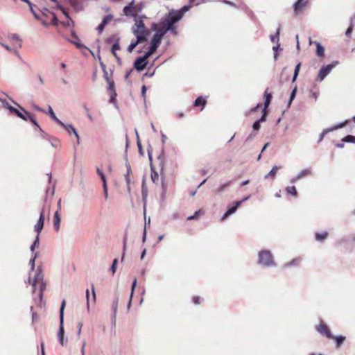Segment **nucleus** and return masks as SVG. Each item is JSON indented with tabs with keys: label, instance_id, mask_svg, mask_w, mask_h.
<instances>
[{
	"label": "nucleus",
	"instance_id": "nucleus-38",
	"mask_svg": "<svg viewBox=\"0 0 355 355\" xmlns=\"http://www.w3.org/2000/svg\"><path fill=\"white\" fill-rule=\"evenodd\" d=\"M22 1H24L26 3H28V5L30 7V10L31 11V12L33 14L34 17L38 19H39V16L35 12L34 9H33V5L32 4V3L29 1V0H21Z\"/></svg>",
	"mask_w": 355,
	"mask_h": 355
},
{
	"label": "nucleus",
	"instance_id": "nucleus-32",
	"mask_svg": "<svg viewBox=\"0 0 355 355\" xmlns=\"http://www.w3.org/2000/svg\"><path fill=\"white\" fill-rule=\"evenodd\" d=\"M71 36L73 40H71V42L76 45L78 48H82L83 46L80 43V39L76 35V34L72 33Z\"/></svg>",
	"mask_w": 355,
	"mask_h": 355
},
{
	"label": "nucleus",
	"instance_id": "nucleus-17",
	"mask_svg": "<svg viewBox=\"0 0 355 355\" xmlns=\"http://www.w3.org/2000/svg\"><path fill=\"white\" fill-rule=\"evenodd\" d=\"M162 26L164 27L167 31H171L173 34H177L178 33L177 27L175 26H172L166 17L162 21Z\"/></svg>",
	"mask_w": 355,
	"mask_h": 355
},
{
	"label": "nucleus",
	"instance_id": "nucleus-3",
	"mask_svg": "<svg viewBox=\"0 0 355 355\" xmlns=\"http://www.w3.org/2000/svg\"><path fill=\"white\" fill-rule=\"evenodd\" d=\"M66 306V301L63 300L61 303V306L60 308V327L59 330L58 332V337L60 343L62 346L64 345V311Z\"/></svg>",
	"mask_w": 355,
	"mask_h": 355
},
{
	"label": "nucleus",
	"instance_id": "nucleus-30",
	"mask_svg": "<svg viewBox=\"0 0 355 355\" xmlns=\"http://www.w3.org/2000/svg\"><path fill=\"white\" fill-rule=\"evenodd\" d=\"M159 45L157 44L150 42V49L148 52L145 53V55L149 58L151 55H153L157 50Z\"/></svg>",
	"mask_w": 355,
	"mask_h": 355
},
{
	"label": "nucleus",
	"instance_id": "nucleus-59",
	"mask_svg": "<svg viewBox=\"0 0 355 355\" xmlns=\"http://www.w3.org/2000/svg\"><path fill=\"white\" fill-rule=\"evenodd\" d=\"M203 214V211L202 209H199L198 211H196L195 213H194V216H196V218H198L200 216H201L202 214Z\"/></svg>",
	"mask_w": 355,
	"mask_h": 355
},
{
	"label": "nucleus",
	"instance_id": "nucleus-49",
	"mask_svg": "<svg viewBox=\"0 0 355 355\" xmlns=\"http://www.w3.org/2000/svg\"><path fill=\"white\" fill-rule=\"evenodd\" d=\"M343 141L345 142L355 143V137L352 135H347L343 139Z\"/></svg>",
	"mask_w": 355,
	"mask_h": 355
},
{
	"label": "nucleus",
	"instance_id": "nucleus-18",
	"mask_svg": "<svg viewBox=\"0 0 355 355\" xmlns=\"http://www.w3.org/2000/svg\"><path fill=\"white\" fill-rule=\"evenodd\" d=\"M8 110L12 114H15L19 118L27 121L26 114L24 113L21 112L19 110H18L17 108L12 107V105H7Z\"/></svg>",
	"mask_w": 355,
	"mask_h": 355
},
{
	"label": "nucleus",
	"instance_id": "nucleus-58",
	"mask_svg": "<svg viewBox=\"0 0 355 355\" xmlns=\"http://www.w3.org/2000/svg\"><path fill=\"white\" fill-rule=\"evenodd\" d=\"M82 327H83V323L82 322H78V332H77L78 336H80V335L81 334Z\"/></svg>",
	"mask_w": 355,
	"mask_h": 355
},
{
	"label": "nucleus",
	"instance_id": "nucleus-21",
	"mask_svg": "<svg viewBox=\"0 0 355 355\" xmlns=\"http://www.w3.org/2000/svg\"><path fill=\"white\" fill-rule=\"evenodd\" d=\"M90 295L92 296V302L94 303L96 302L95 290H86L87 307L88 310L89 309V303L91 301Z\"/></svg>",
	"mask_w": 355,
	"mask_h": 355
},
{
	"label": "nucleus",
	"instance_id": "nucleus-7",
	"mask_svg": "<svg viewBox=\"0 0 355 355\" xmlns=\"http://www.w3.org/2000/svg\"><path fill=\"white\" fill-rule=\"evenodd\" d=\"M141 11V7L135 6L133 2L124 7L123 12L128 17H135Z\"/></svg>",
	"mask_w": 355,
	"mask_h": 355
},
{
	"label": "nucleus",
	"instance_id": "nucleus-11",
	"mask_svg": "<svg viewBox=\"0 0 355 355\" xmlns=\"http://www.w3.org/2000/svg\"><path fill=\"white\" fill-rule=\"evenodd\" d=\"M316 329L320 334L327 336L328 338H334V336L331 334L327 325L322 322L317 327Z\"/></svg>",
	"mask_w": 355,
	"mask_h": 355
},
{
	"label": "nucleus",
	"instance_id": "nucleus-45",
	"mask_svg": "<svg viewBox=\"0 0 355 355\" xmlns=\"http://www.w3.org/2000/svg\"><path fill=\"white\" fill-rule=\"evenodd\" d=\"M300 67H301V63H298L296 67H295V71H294V76H293V81H295L298 76V73H299V71H300Z\"/></svg>",
	"mask_w": 355,
	"mask_h": 355
},
{
	"label": "nucleus",
	"instance_id": "nucleus-13",
	"mask_svg": "<svg viewBox=\"0 0 355 355\" xmlns=\"http://www.w3.org/2000/svg\"><path fill=\"white\" fill-rule=\"evenodd\" d=\"M119 302V297L115 296L114 299L112 304V315H111V320L112 324H115L116 318V313L118 310V305Z\"/></svg>",
	"mask_w": 355,
	"mask_h": 355
},
{
	"label": "nucleus",
	"instance_id": "nucleus-14",
	"mask_svg": "<svg viewBox=\"0 0 355 355\" xmlns=\"http://www.w3.org/2000/svg\"><path fill=\"white\" fill-rule=\"evenodd\" d=\"M241 202H242V201L234 202V204L228 208L227 211L222 216L221 220L222 221L224 220L229 216H230L231 214L234 213L236 211V210L237 209L238 207L241 204Z\"/></svg>",
	"mask_w": 355,
	"mask_h": 355
},
{
	"label": "nucleus",
	"instance_id": "nucleus-46",
	"mask_svg": "<svg viewBox=\"0 0 355 355\" xmlns=\"http://www.w3.org/2000/svg\"><path fill=\"white\" fill-rule=\"evenodd\" d=\"M113 19L112 15H107L104 17L102 22L106 26L107 24H109Z\"/></svg>",
	"mask_w": 355,
	"mask_h": 355
},
{
	"label": "nucleus",
	"instance_id": "nucleus-44",
	"mask_svg": "<svg viewBox=\"0 0 355 355\" xmlns=\"http://www.w3.org/2000/svg\"><path fill=\"white\" fill-rule=\"evenodd\" d=\"M279 167L277 166H274L272 170L269 172V173L266 175V178H268V177H272V178H274L277 172V171L279 170Z\"/></svg>",
	"mask_w": 355,
	"mask_h": 355
},
{
	"label": "nucleus",
	"instance_id": "nucleus-48",
	"mask_svg": "<svg viewBox=\"0 0 355 355\" xmlns=\"http://www.w3.org/2000/svg\"><path fill=\"white\" fill-rule=\"evenodd\" d=\"M162 40L159 37H158L156 34H155L152 38V40L150 42L152 43H155V44H161V42H162Z\"/></svg>",
	"mask_w": 355,
	"mask_h": 355
},
{
	"label": "nucleus",
	"instance_id": "nucleus-39",
	"mask_svg": "<svg viewBox=\"0 0 355 355\" xmlns=\"http://www.w3.org/2000/svg\"><path fill=\"white\" fill-rule=\"evenodd\" d=\"M334 339L336 340V345L338 347L344 342V340H345V337L343 336H334Z\"/></svg>",
	"mask_w": 355,
	"mask_h": 355
},
{
	"label": "nucleus",
	"instance_id": "nucleus-64",
	"mask_svg": "<svg viewBox=\"0 0 355 355\" xmlns=\"http://www.w3.org/2000/svg\"><path fill=\"white\" fill-rule=\"evenodd\" d=\"M194 219H197L194 215L190 216L187 218L188 220H194Z\"/></svg>",
	"mask_w": 355,
	"mask_h": 355
},
{
	"label": "nucleus",
	"instance_id": "nucleus-26",
	"mask_svg": "<svg viewBox=\"0 0 355 355\" xmlns=\"http://www.w3.org/2000/svg\"><path fill=\"white\" fill-rule=\"evenodd\" d=\"M266 111H263V114L260 119V120L257 121L253 124V129L255 130H258L260 128V122L266 121Z\"/></svg>",
	"mask_w": 355,
	"mask_h": 355
},
{
	"label": "nucleus",
	"instance_id": "nucleus-10",
	"mask_svg": "<svg viewBox=\"0 0 355 355\" xmlns=\"http://www.w3.org/2000/svg\"><path fill=\"white\" fill-rule=\"evenodd\" d=\"M309 0H297V1L294 4V14L295 15H297L302 12L304 9L306 8L309 3Z\"/></svg>",
	"mask_w": 355,
	"mask_h": 355
},
{
	"label": "nucleus",
	"instance_id": "nucleus-4",
	"mask_svg": "<svg viewBox=\"0 0 355 355\" xmlns=\"http://www.w3.org/2000/svg\"><path fill=\"white\" fill-rule=\"evenodd\" d=\"M259 262L264 266H270L274 263L273 257L270 251L263 250L259 254Z\"/></svg>",
	"mask_w": 355,
	"mask_h": 355
},
{
	"label": "nucleus",
	"instance_id": "nucleus-15",
	"mask_svg": "<svg viewBox=\"0 0 355 355\" xmlns=\"http://www.w3.org/2000/svg\"><path fill=\"white\" fill-rule=\"evenodd\" d=\"M120 38L116 37V42L112 45V47L111 49L112 54L115 57V58L117 60L118 63H121V58L119 57V55L116 53V51L119 50L121 49L119 45Z\"/></svg>",
	"mask_w": 355,
	"mask_h": 355
},
{
	"label": "nucleus",
	"instance_id": "nucleus-2",
	"mask_svg": "<svg viewBox=\"0 0 355 355\" xmlns=\"http://www.w3.org/2000/svg\"><path fill=\"white\" fill-rule=\"evenodd\" d=\"M191 8V5L183 6L181 9L178 10H172L168 12L166 18L170 21L172 26H175V23L178 22L184 16V13Z\"/></svg>",
	"mask_w": 355,
	"mask_h": 355
},
{
	"label": "nucleus",
	"instance_id": "nucleus-1",
	"mask_svg": "<svg viewBox=\"0 0 355 355\" xmlns=\"http://www.w3.org/2000/svg\"><path fill=\"white\" fill-rule=\"evenodd\" d=\"M133 33L140 42L146 41L150 35L149 30L146 28L142 21L136 23L135 27H133Z\"/></svg>",
	"mask_w": 355,
	"mask_h": 355
},
{
	"label": "nucleus",
	"instance_id": "nucleus-9",
	"mask_svg": "<svg viewBox=\"0 0 355 355\" xmlns=\"http://www.w3.org/2000/svg\"><path fill=\"white\" fill-rule=\"evenodd\" d=\"M148 58L144 55L138 58L134 62V67L139 71H143L147 65V59Z\"/></svg>",
	"mask_w": 355,
	"mask_h": 355
},
{
	"label": "nucleus",
	"instance_id": "nucleus-20",
	"mask_svg": "<svg viewBox=\"0 0 355 355\" xmlns=\"http://www.w3.org/2000/svg\"><path fill=\"white\" fill-rule=\"evenodd\" d=\"M105 78L108 83V89L111 91L112 95H111V99L112 100L114 96H116V91L114 89V83L113 80H110L107 76V73L105 72Z\"/></svg>",
	"mask_w": 355,
	"mask_h": 355
},
{
	"label": "nucleus",
	"instance_id": "nucleus-5",
	"mask_svg": "<svg viewBox=\"0 0 355 355\" xmlns=\"http://www.w3.org/2000/svg\"><path fill=\"white\" fill-rule=\"evenodd\" d=\"M145 294V290H131L130 297L127 305L128 311L130 309L132 301H139L141 304L144 301L143 295Z\"/></svg>",
	"mask_w": 355,
	"mask_h": 355
},
{
	"label": "nucleus",
	"instance_id": "nucleus-53",
	"mask_svg": "<svg viewBox=\"0 0 355 355\" xmlns=\"http://www.w3.org/2000/svg\"><path fill=\"white\" fill-rule=\"evenodd\" d=\"M117 262H118L117 259H114V261H113L112 265L111 266V270H112L113 273H114L115 271H116V268Z\"/></svg>",
	"mask_w": 355,
	"mask_h": 355
},
{
	"label": "nucleus",
	"instance_id": "nucleus-31",
	"mask_svg": "<svg viewBox=\"0 0 355 355\" xmlns=\"http://www.w3.org/2000/svg\"><path fill=\"white\" fill-rule=\"evenodd\" d=\"M97 173L100 175L103 182V187L104 190L105 191V194L107 195V186H106V180L104 173L98 168L96 169Z\"/></svg>",
	"mask_w": 355,
	"mask_h": 355
},
{
	"label": "nucleus",
	"instance_id": "nucleus-42",
	"mask_svg": "<svg viewBox=\"0 0 355 355\" xmlns=\"http://www.w3.org/2000/svg\"><path fill=\"white\" fill-rule=\"evenodd\" d=\"M51 144L53 148H60L61 146L60 141L58 139H55V138L52 139V140L51 141Z\"/></svg>",
	"mask_w": 355,
	"mask_h": 355
},
{
	"label": "nucleus",
	"instance_id": "nucleus-16",
	"mask_svg": "<svg viewBox=\"0 0 355 355\" xmlns=\"http://www.w3.org/2000/svg\"><path fill=\"white\" fill-rule=\"evenodd\" d=\"M348 123V121H345L344 123H340L337 125H336L335 127L331 128V129H324L323 130L322 132L320 135V137H319V141L318 142H320L323 138L324 137V136L328 133L330 131H332L334 130H336V129H338V128H341L343 127H344L347 123Z\"/></svg>",
	"mask_w": 355,
	"mask_h": 355
},
{
	"label": "nucleus",
	"instance_id": "nucleus-8",
	"mask_svg": "<svg viewBox=\"0 0 355 355\" xmlns=\"http://www.w3.org/2000/svg\"><path fill=\"white\" fill-rule=\"evenodd\" d=\"M44 276L41 272H37L33 279L32 286L34 288H45L46 283L44 282Z\"/></svg>",
	"mask_w": 355,
	"mask_h": 355
},
{
	"label": "nucleus",
	"instance_id": "nucleus-62",
	"mask_svg": "<svg viewBox=\"0 0 355 355\" xmlns=\"http://www.w3.org/2000/svg\"><path fill=\"white\" fill-rule=\"evenodd\" d=\"M279 30H278V31H277V35H276V36H274V35H271V36H270V37H271V40H272V42H275V38H276V37H277V38H278V37H279Z\"/></svg>",
	"mask_w": 355,
	"mask_h": 355
},
{
	"label": "nucleus",
	"instance_id": "nucleus-51",
	"mask_svg": "<svg viewBox=\"0 0 355 355\" xmlns=\"http://www.w3.org/2000/svg\"><path fill=\"white\" fill-rule=\"evenodd\" d=\"M116 37H119L118 36L115 35H113L110 37H109L108 38L106 39L105 40V42L106 43H112L113 42H116Z\"/></svg>",
	"mask_w": 355,
	"mask_h": 355
},
{
	"label": "nucleus",
	"instance_id": "nucleus-56",
	"mask_svg": "<svg viewBox=\"0 0 355 355\" xmlns=\"http://www.w3.org/2000/svg\"><path fill=\"white\" fill-rule=\"evenodd\" d=\"M105 27V25L101 22L98 26L97 27V30L98 31V32L101 33L103 31L104 28Z\"/></svg>",
	"mask_w": 355,
	"mask_h": 355
},
{
	"label": "nucleus",
	"instance_id": "nucleus-57",
	"mask_svg": "<svg viewBox=\"0 0 355 355\" xmlns=\"http://www.w3.org/2000/svg\"><path fill=\"white\" fill-rule=\"evenodd\" d=\"M352 30H353V26H352V25H351V26H349L348 27V28L347 29L346 33H345V34H346V35H347V37H349V36H350V35H351V33H352Z\"/></svg>",
	"mask_w": 355,
	"mask_h": 355
},
{
	"label": "nucleus",
	"instance_id": "nucleus-34",
	"mask_svg": "<svg viewBox=\"0 0 355 355\" xmlns=\"http://www.w3.org/2000/svg\"><path fill=\"white\" fill-rule=\"evenodd\" d=\"M49 113L50 116L52 118V119L54 120L58 124H59L60 125H64V123L60 120H59L57 118V116L55 115V114L51 107H49Z\"/></svg>",
	"mask_w": 355,
	"mask_h": 355
},
{
	"label": "nucleus",
	"instance_id": "nucleus-33",
	"mask_svg": "<svg viewBox=\"0 0 355 355\" xmlns=\"http://www.w3.org/2000/svg\"><path fill=\"white\" fill-rule=\"evenodd\" d=\"M328 236V232H322L321 233L315 234V239L318 241H323Z\"/></svg>",
	"mask_w": 355,
	"mask_h": 355
},
{
	"label": "nucleus",
	"instance_id": "nucleus-63",
	"mask_svg": "<svg viewBox=\"0 0 355 355\" xmlns=\"http://www.w3.org/2000/svg\"><path fill=\"white\" fill-rule=\"evenodd\" d=\"M146 92V86H145V85H144V86L142 87V88H141V92H142L143 96H144V94H145Z\"/></svg>",
	"mask_w": 355,
	"mask_h": 355
},
{
	"label": "nucleus",
	"instance_id": "nucleus-55",
	"mask_svg": "<svg viewBox=\"0 0 355 355\" xmlns=\"http://www.w3.org/2000/svg\"><path fill=\"white\" fill-rule=\"evenodd\" d=\"M37 257V253L35 254L34 257L32 258L31 260H30V265L31 266V269L33 270L34 269V267H35V259Z\"/></svg>",
	"mask_w": 355,
	"mask_h": 355
},
{
	"label": "nucleus",
	"instance_id": "nucleus-6",
	"mask_svg": "<svg viewBox=\"0 0 355 355\" xmlns=\"http://www.w3.org/2000/svg\"><path fill=\"white\" fill-rule=\"evenodd\" d=\"M338 62L336 61L332 62L331 64L327 65L326 67H322L320 69L315 80L318 82L322 81L324 78L330 73L331 69L336 66Z\"/></svg>",
	"mask_w": 355,
	"mask_h": 355
},
{
	"label": "nucleus",
	"instance_id": "nucleus-60",
	"mask_svg": "<svg viewBox=\"0 0 355 355\" xmlns=\"http://www.w3.org/2000/svg\"><path fill=\"white\" fill-rule=\"evenodd\" d=\"M85 345H86V342L83 341L82 349H81V354L82 355H85Z\"/></svg>",
	"mask_w": 355,
	"mask_h": 355
},
{
	"label": "nucleus",
	"instance_id": "nucleus-61",
	"mask_svg": "<svg viewBox=\"0 0 355 355\" xmlns=\"http://www.w3.org/2000/svg\"><path fill=\"white\" fill-rule=\"evenodd\" d=\"M132 70L130 69V71H128L125 75V79L127 80L129 76H130L131 73H132Z\"/></svg>",
	"mask_w": 355,
	"mask_h": 355
},
{
	"label": "nucleus",
	"instance_id": "nucleus-36",
	"mask_svg": "<svg viewBox=\"0 0 355 355\" xmlns=\"http://www.w3.org/2000/svg\"><path fill=\"white\" fill-rule=\"evenodd\" d=\"M151 180L154 183H157L159 181V175L157 171H155L152 167H151Z\"/></svg>",
	"mask_w": 355,
	"mask_h": 355
},
{
	"label": "nucleus",
	"instance_id": "nucleus-19",
	"mask_svg": "<svg viewBox=\"0 0 355 355\" xmlns=\"http://www.w3.org/2000/svg\"><path fill=\"white\" fill-rule=\"evenodd\" d=\"M126 168H127V171H126V174L125 175V179L126 181L128 189V190H130V184L132 183H133V181L132 180V173L130 165L129 164H126Z\"/></svg>",
	"mask_w": 355,
	"mask_h": 355
},
{
	"label": "nucleus",
	"instance_id": "nucleus-35",
	"mask_svg": "<svg viewBox=\"0 0 355 355\" xmlns=\"http://www.w3.org/2000/svg\"><path fill=\"white\" fill-rule=\"evenodd\" d=\"M18 106L19 107V108L21 109V110H22V111H23V112H24L27 115V116H26V117H28V118L30 119V121H31L34 125H37V126H39V125H38V124H37V121L35 120V119H34L33 116L31 114L28 113L27 111H26L23 107H20L19 105H18Z\"/></svg>",
	"mask_w": 355,
	"mask_h": 355
},
{
	"label": "nucleus",
	"instance_id": "nucleus-28",
	"mask_svg": "<svg viewBox=\"0 0 355 355\" xmlns=\"http://www.w3.org/2000/svg\"><path fill=\"white\" fill-rule=\"evenodd\" d=\"M33 295H35L34 299L36 301V302H37V299L36 298V297H37L38 302L41 304L42 297H43V290H33Z\"/></svg>",
	"mask_w": 355,
	"mask_h": 355
},
{
	"label": "nucleus",
	"instance_id": "nucleus-12",
	"mask_svg": "<svg viewBox=\"0 0 355 355\" xmlns=\"http://www.w3.org/2000/svg\"><path fill=\"white\" fill-rule=\"evenodd\" d=\"M44 224V211L42 209L40 212V218L37 222V223L34 226V230L37 232V234H40L42 232Z\"/></svg>",
	"mask_w": 355,
	"mask_h": 355
},
{
	"label": "nucleus",
	"instance_id": "nucleus-24",
	"mask_svg": "<svg viewBox=\"0 0 355 355\" xmlns=\"http://www.w3.org/2000/svg\"><path fill=\"white\" fill-rule=\"evenodd\" d=\"M316 46V55L318 57L322 58L324 55V49L318 42H314Z\"/></svg>",
	"mask_w": 355,
	"mask_h": 355
},
{
	"label": "nucleus",
	"instance_id": "nucleus-22",
	"mask_svg": "<svg viewBox=\"0 0 355 355\" xmlns=\"http://www.w3.org/2000/svg\"><path fill=\"white\" fill-rule=\"evenodd\" d=\"M206 104H207V100L205 98H203L202 96H199L195 100L193 105L195 107L201 106V110H202L204 109V107H205Z\"/></svg>",
	"mask_w": 355,
	"mask_h": 355
},
{
	"label": "nucleus",
	"instance_id": "nucleus-54",
	"mask_svg": "<svg viewBox=\"0 0 355 355\" xmlns=\"http://www.w3.org/2000/svg\"><path fill=\"white\" fill-rule=\"evenodd\" d=\"M296 87L294 88V89L292 91L291 94V96H290V101H289V103H291L292 102V101L295 98V94H296Z\"/></svg>",
	"mask_w": 355,
	"mask_h": 355
},
{
	"label": "nucleus",
	"instance_id": "nucleus-37",
	"mask_svg": "<svg viewBox=\"0 0 355 355\" xmlns=\"http://www.w3.org/2000/svg\"><path fill=\"white\" fill-rule=\"evenodd\" d=\"M168 31L164 28L161 27L159 29L156 31L155 34L159 37L161 39H162L163 36L167 33Z\"/></svg>",
	"mask_w": 355,
	"mask_h": 355
},
{
	"label": "nucleus",
	"instance_id": "nucleus-43",
	"mask_svg": "<svg viewBox=\"0 0 355 355\" xmlns=\"http://www.w3.org/2000/svg\"><path fill=\"white\" fill-rule=\"evenodd\" d=\"M39 242H40V235L37 234L35 241L33 242V245L31 247V250L32 252L35 250V248H38L39 246Z\"/></svg>",
	"mask_w": 355,
	"mask_h": 355
},
{
	"label": "nucleus",
	"instance_id": "nucleus-52",
	"mask_svg": "<svg viewBox=\"0 0 355 355\" xmlns=\"http://www.w3.org/2000/svg\"><path fill=\"white\" fill-rule=\"evenodd\" d=\"M11 39L12 40L17 42V44H18V46L21 47V42H20V40H19V37L17 35H15V34L12 35L11 36Z\"/></svg>",
	"mask_w": 355,
	"mask_h": 355
},
{
	"label": "nucleus",
	"instance_id": "nucleus-25",
	"mask_svg": "<svg viewBox=\"0 0 355 355\" xmlns=\"http://www.w3.org/2000/svg\"><path fill=\"white\" fill-rule=\"evenodd\" d=\"M60 217L59 215V211H56L54 217H53V225L55 230L58 232L60 229Z\"/></svg>",
	"mask_w": 355,
	"mask_h": 355
},
{
	"label": "nucleus",
	"instance_id": "nucleus-41",
	"mask_svg": "<svg viewBox=\"0 0 355 355\" xmlns=\"http://www.w3.org/2000/svg\"><path fill=\"white\" fill-rule=\"evenodd\" d=\"M140 43L137 40L135 41H132L131 44L128 47V52L131 53L135 49L137 45Z\"/></svg>",
	"mask_w": 355,
	"mask_h": 355
},
{
	"label": "nucleus",
	"instance_id": "nucleus-50",
	"mask_svg": "<svg viewBox=\"0 0 355 355\" xmlns=\"http://www.w3.org/2000/svg\"><path fill=\"white\" fill-rule=\"evenodd\" d=\"M310 173H311L310 170H309V169L304 170L299 174V175L296 178V179H299L302 177L309 175Z\"/></svg>",
	"mask_w": 355,
	"mask_h": 355
},
{
	"label": "nucleus",
	"instance_id": "nucleus-23",
	"mask_svg": "<svg viewBox=\"0 0 355 355\" xmlns=\"http://www.w3.org/2000/svg\"><path fill=\"white\" fill-rule=\"evenodd\" d=\"M264 96H265L266 99H265V102H264V110H263L266 111V110L269 106L271 99H272V94L268 92V89H266V91L264 92Z\"/></svg>",
	"mask_w": 355,
	"mask_h": 355
},
{
	"label": "nucleus",
	"instance_id": "nucleus-47",
	"mask_svg": "<svg viewBox=\"0 0 355 355\" xmlns=\"http://www.w3.org/2000/svg\"><path fill=\"white\" fill-rule=\"evenodd\" d=\"M192 301L196 305H198L203 302V298L198 296H194L193 297Z\"/></svg>",
	"mask_w": 355,
	"mask_h": 355
},
{
	"label": "nucleus",
	"instance_id": "nucleus-40",
	"mask_svg": "<svg viewBox=\"0 0 355 355\" xmlns=\"http://www.w3.org/2000/svg\"><path fill=\"white\" fill-rule=\"evenodd\" d=\"M286 190L288 193L291 194L294 196H297V191H296L295 187H294V186L287 187Z\"/></svg>",
	"mask_w": 355,
	"mask_h": 355
},
{
	"label": "nucleus",
	"instance_id": "nucleus-29",
	"mask_svg": "<svg viewBox=\"0 0 355 355\" xmlns=\"http://www.w3.org/2000/svg\"><path fill=\"white\" fill-rule=\"evenodd\" d=\"M159 45L157 44L150 42V49L148 52L145 53V55L149 58L151 55H153L157 50Z\"/></svg>",
	"mask_w": 355,
	"mask_h": 355
},
{
	"label": "nucleus",
	"instance_id": "nucleus-27",
	"mask_svg": "<svg viewBox=\"0 0 355 355\" xmlns=\"http://www.w3.org/2000/svg\"><path fill=\"white\" fill-rule=\"evenodd\" d=\"M65 128V130L68 132L69 134L73 133L75 136L76 137L78 141L79 140V135L78 132H76V129L72 126L71 125H62Z\"/></svg>",
	"mask_w": 355,
	"mask_h": 355
}]
</instances>
